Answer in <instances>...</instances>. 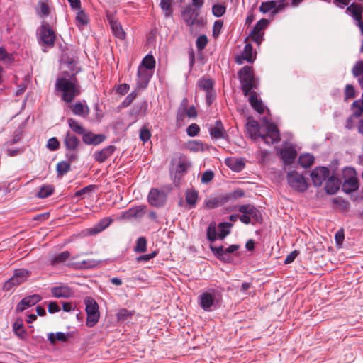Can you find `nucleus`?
Returning <instances> with one entry per match:
<instances>
[{
    "label": "nucleus",
    "instance_id": "f257e3e1",
    "mask_svg": "<svg viewBox=\"0 0 363 363\" xmlns=\"http://www.w3.org/2000/svg\"><path fill=\"white\" fill-rule=\"evenodd\" d=\"M67 70L63 72L55 82V90L61 93L62 99L66 103H70L79 95L80 85L75 75L80 71L77 62L73 59L66 63Z\"/></svg>",
    "mask_w": 363,
    "mask_h": 363
},
{
    "label": "nucleus",
    "instance_id": "f03ea898",
    "mask_svg": "<svg viewBox=\"0 0 363 363\" xmlns=\"http://www.w3.org/2000/svg\"><path fill=\"white\" fill-rule=\"evenodd\" d=\"M246 128L253 140L260 138L267 145L274 144L280 139L279 131L274 124L267 123L260 126L257 121L250 120L246 124Z\"/></svg>",
    "mask_w": 363,
    "mask_h": 363
},
{
    "label": "nucleus",
    "instance_id": "7ed1b4c3",
    "mask_svg": "<svg viewBox=\"0 0 363 363\" xmlns=\"http://www.w3.org/2000/svg\"><path fill=\"white\" fill-rule=\"evenodd\" d=\"M220 296L218 290L208 289L199 296V305L203 310L210 311L212 308H216L218 306Z\"/></svg>",
    "mask_w": 363,
    "mask_h": 363
},
{
    "label": "nucleus",
    "instance_id": "20e7f679",
    "mask_svg": "<svg viewBox=\"0 0 363 363\" xmlns=\"http://www.w3.org/2000/svg\"><path fill=\"white\" fill-rule=\"evenodd\" d=\"M238 77L242 85V91L245 96L253 88H256L255 81L253 77L252 69L251 67L245 66L238 72Z\"/></svg>",
    "mask_w": 363,
    "mask_h": 363
},
{
    "label": "nucleus",
    "instance_id": "39448f33",
    "mask_svg": "<svg viewBox=\"0 0 363 363\" xmlns=\"http://www.w3.org/2000/svg\"><path fill=\"white\" fill-rule=\"evenodd\" d=\"M342 177L344 179L342 189L350 193L358 189V180L357 173L352 167H345L342 171Z\"/></svg>",
    "mask_w": 363,
    "mask_h": 363
},
{
    "label": "nucleus",
    "instance_id": "423d86ee",
    "mask_svg": "<svg viewBox=\"0 0 363 363\" xmlns=\"http://www.w3.org/2000/svg\"><path fill=\"white\" fill-rule=\"evenodd\" d=\"M84 304L87 314L86 325L93 327L97 323L100 316L98 304L94 299L90 297L85 298Z\"/></svg>",
    "mask_w": 363,
    "mask_h": 363
},
{
    "label": "nucleus",
    "instance_id": "0eeeda50",
    "mask_svg": "<svg viewBox=\"0 0 363 363\" xmlns=\"http://www.w3.org/2000/svg\"><path fill=\"white\" fill-rule=\"evenodd\" d=\"M30 274V272L25 269H18L15 270L13 277L4 283L3 289L4 291H10L13 286H18L25 282Z\"/></svg>",
    "mask_w": 363,
    "mask_h": 363
},
{
    "label": "nucleus",
    "instance_id": "6e6552de",
    "mask_svg": "<svg viewBox=\"0 0 363 363\" xmlns=\"http://www.w3.org/2000/svg\"><path fill=\"white\" fill-rule=\"evenodd\" d=\"M287 182L289 185L295 191L303 192L308 189V183L302 174L297 172L292 171L287 174Z\"/></svg>",
    "mask_w": 363,
    "mask_h": 363
},
{
    "label": "nucleus",
    "instance_id": "1a4fd4ad",
    "mask_svg": "<svg viewBox=\"0 0 363 363\" xmlns=\"http://www.w3.org/2000/svg\"><path fill=\"white\" fill-rule=\"evenodd\" d=\"M39 36L43 45L48 47H52L55 41V34L50 26L47 23H43L39 29Z\"/></svg>",
    "mask_w": 363,
    "mask_h": 363
},
{
    "label": "nucleus",
    "instance_id": "9d476101",
    "mask_svg": "<svg viewBox=\"0 0 363 363\" xmlns=\"http://www.w3.org/2000/svg\"><path fill=\"white\" fill-rule=\"evenodd\" d=\"M239 249V245H232L228 247H224L223 246L213 247L211 246V250L216 257L224 262L230 261V254L235 252Z\"/></svg>",
    "mask_w": 363,
    "mask_h": 363
},
{
    "label": "nucleus",
    "instance_id": "9b49d317",
    "mask_svg": "<svg viewBox=\"0 0 363 363\" xmlns=\"http://www.w3.org/2000/svg\"><path fill=\"white\" fill-rule=\"evenodd\" d=\"M330 170L328 168L325 167H318L315 168L311 174V177L313 184L315 186H320L322 185L328 178L329 179Z\"/></svg>",
    "mask_w": 363,
    "mask_h": 363
},
{
    "label": "nucleus",
    "instance_id": "f8f14e48",
    "mask_svg": "<svg viewBox=\"0 0 363 363\" xmlns=\"http://www.w3.org/2000/svg\"><path fill=\"white\" fill-rule=\"evenodd\" d=\"M182 18L188 26H193L199 23V13L192 6L188 5L184 7L181 13Z\"/></svg>",
    "mask_w": 363,
    "mask_h": 363
},
{
    "label": "nucleus",
    "instance_id": "ddd939ff",
    "mask_svg": "<svg viewBox=\"0 0 363 363\" xmlns=\"http://www.w3.org/2000/svg\"><path fill=\"white\" fill-rule=\"evenodd\" d=\"M208 132L213 140L225 139L228 134L220 120H218L213 124L208 126Z\"/></svg>",
    "mask_w": 363,
    "mask_h": 363
},
{
    "label": "nucleus",
    "instance_id": "4468645a",
    "mask_svg": "<svg viewBox=\"0 0 363 363\" xmlns=\"http://www.w3.org/2000/svg\"><path fill=\"white\" fill-rule=\"evenodd\" d=\"M166 200L167 196L165 193L157 189H152L148 194V202L152 206H162Z\"/></svg>",
    "mask_w": 363,
    "mask_h": 363
},
{
    "label": "nucleus",
    "instance_id": "2eb2a0df",
    "mask_svg": "<svg viewBox=\"0 0 363 363\" xmlns=\"http://www.w3.org/2000/svg\"><path fill=\"white\" fill-rule=\"evenodd\" d=\"M152 71L144 67H138L137 74V89H145L152 77Z\"/></svg>",
    "mask_w": 363,
    "mask_h": 363
},
{
    "label": "nucleus",
    "instance_id": "dca6fc26",
    "mask_svg": "<svg viewBox=\"0 0 363 363\" xmlns=\"http://www.w3.org/2000/svg\"><path fill=\"white\" fill-rule=\"evenodd\" d=\"M363 6L358 4H352L347 9V12L354 18L357 21V26H359L361 33L363 35V22L362 21V13Z\"/></svg>",
    "mask_w": 363,
    "mask_h": 363
},
{
    "label": "nucleus",
    "instance_id": "f3484780",
    "mask_svg": "<svg viewBox=\"0 0 363 363\" xmlns=\"http://www.w3.org/2000/svg\"><path fill=\"white\" fill-rule=\"evenodd\" d=\"M228 201V197L220 195L216 196L208 197L204 200L203 205L207 209H213L222 206Z\"/></svg>",
    "mask_w": 363,
    "mask_h": 363
},
{
    "label": "nucleus",
    "instance_id": "a211bd4d",
    "mask_svg": "<svg viewBox=\"0 0 363 363\" xmlns=\"http://www.w3.org/2000/svg\"><path fill=\"white\" fill-rule=\"evenodd\" d=\"M256 57V52H253V48L251 44L247 43L245 45L243 51L240 55L236 57V62L242 65L244 61L247 62H252Z\"/></svg>",
    "mask_w": 363,
    "mask_h": 363
},
{
    "label": "nucleus",
    "instance_id": "6ab92c4d",
    "mask_svg": "<svg viewBox=\"0 0 363 363\" xmlns=\"http://www.w3.org/2000/svg\"><path fill=\"white\" fill-rule=\"evenodd\" d=\"M41 297L38 294H33L23 298L17 305L16 310L22 312L25 309L31 307L38 303Z\"/></svg>",
    "mask_w": 363,
    "mask_h": 363
},
{
    "label": "nucleus",
    "instance_id": "aec40b11",
    "mask_svg": "<svg viewBox=\"0 0 363 363\" xmlns=\"http://www.w3.org/2000/svg\"><path fill=\"white\" fill-rule=\"evenodd\" d=\"M115 150V146L108 145L100 151L95 152L93 157L96 161L99 163H102L105 162L108 158H109L113 154Z\"/></svg>",
    "mask_w": 363,
    "mask_h": 363
},
{
    "label": "nucleus",
    "instance_id": "412c9836",
    "mask_svg": "<svg viewBox=\"0 0 363 363\" xmlns=\"http://www.w3.org/2000/svg\"><path fill=\"white\" fill-rule=\"evenodd\" d=\"M238 211L243 214L250 216V218H252L257 222L261 220L262 216L260 212L252 205L246 204L240 206Z\"/></svg>",
    "mask_w": 363,
    "mask_h": 363
},
{
    "label": "nucleus",
    "instance_id": "4be33fe9",
    "mask_svg": "<svg viewBox=\"0 0 363 363\" xmlns=\"http://www.w3.org/2000/svg\"><path fill=\"white\" fill-rule=\"evenodd\" d=\"M106 137L101 134H94L91 132L84 131L82 134L83 142L87 145H99L104 142Z\"/></svg>",
    "mask_w": 363,
    "mask_h": 363
},
{
    "label": "nucleus",
    "instance_id": "5701e85b",
    "mask_svg": "<svg viewBox=\"0 0 363 363\" xmlns=\"http://www.w3.org/2000/svg\"><path fill=\"white\" fill-rule=\"evenodd\" d=\"M51 294L55 298H69L73 296V291L67 286L61 285L51 289Z\"/></svg>",
    "mask_w": 363,
    "mask_h": 363
},
{
    "label": "nucleus",
    "instance_id": "b1692460",
    "mask_svg": "<svg viewBox=\"0 0 363 363\" xmlns=\"http://www.w3.org/2000/svg\"><path fill=\"white\" fill-rule=\"evenodd\" d=\"M279 155L285 164H290L294 162L297 153L294 147H285L280 150Z\"/></svg>",
    "mask_w": 363,
    "mask_h": 363
},
{
    "label": "nucleus",
    "instance_id": "393cba45",
    "mask_svg": "<svg viewBox=\"0 0 363 363\" xmlns=\"http://www.w3.org/2000/svg\"><path fill=\"white\" fill-rule=\"evenodd\" d=\"M200 89L206 92L207 102L211 103V98L213 96V82L210 79H201L198 82Z\"/></svg>",
    "mask_w": 363,
    "mask_h": 363
},
{
    "label": "nucleus",
    "instance_id": "a878e982",
    "mask_svg": "<svg viewBox=\"0 0 363 363\" xmlns=\"http://www.w3.org/2000/svg\"><path fill=\"white\" fill-rule=\"evenodd\" d=\"M77 257H72V259H74ZM69 259H71L70 252L68 251H64L59 254L51 256L49 259V262L52 266H57L61 264H64Z\"/></svg>",
    "mask_w": 363,
    "mask_h": 363
},
{
    "label": "nucleus",
    "instance_id": "bb28decb",
    "mask_svg": "<svg viewBox=\"0 0 363 363\" xmlns=\"http://www.w3.org/2000/svg\"><path fill=\"white\" fill-rule=\"evenodd\" d=\"M145 213V206H138L135 208H132L125 211L122 214V218L130 219V218H138L143 216Z\"/></svg>",
    "mask_w": 363,
    "mask_h": 363
},
{
    "label": "nucleus",
    "instance_id": "cd10ccee",
    "mask_svg": "<svg viewBox=\"0 0 363 363\" xmlns=\"http://www.w3.org/2000/svg\"><path fill=\"white\" fill-rule=\"evenodd\" d=\"M66 150H77L80 145V140L72 133L67 132L64 138Z\"/></svg>",
    "mask_w": 363,
    "mask_h": 363
},
{
    "label": "nucleus",
    "instance_id": "c85d7f7f",
    "mask_svg": "<svg viewBox=\"0 0 363 363\" xmlns=\"http://www.w3.org/2000/svg\"><path fill=\"white\" fill-rule=\"evenodd\" d=\"M247 96H249V102L252 107L259 113H264V106L262 101L258 99L257 93L250 90Z\"/></svg>",
    "mask_w": 363,
    "mask_h": 363
},
{
    "label": "nucleus",
    "instance_id": "c756f323",
    "mask_svg": "<svg viewBox=\"0 0 363 363\" xmlns=\"http://www.w3.org/2000/svg\"><path fill=\"white\" fill-rule=\"evenodd\" d=\"M72 337V335L69 333L57 332L55 334L50 333L48 335V340L52 345H55L56 341L65 342Z\"/></svg>",
    "mask_w": 363,
    "mask_h": 363
},
{
    "label": "nucleus",
    "instance_id": "7c9ffc66",
    "mask_svg": "<svg viewBox=\"0 0 363 363\" xmlns=\"http://www.w3.org/2000/svg\"><path fill=\"white\" fill-rule=\"evenodd\" d=\"M187 150L193 152H203L206 149V145L199 140H189L185 144Z\"/></svg>",
    "mask_w": 363,
    "mask_h": 363
},
{
    "label": "nucleus",
    "instance_id": "2f4dec72",
    "mask_svg": "<svg viewBox=\"0 0 363 363\" xmlns=\"http://www.w3.org/2000/svg\"><path fill=\"white\" fill-rule=\"evenodd\" d=\"M112 222L110 218H104L101 219L94 228L89 230L91 235L97 234L106 229Z\"/></svg>",
    "mask_w": 363,
    "mask_h": 363
},
{
    "label": "nucleus",
    "instance_id": "473e14b6",
    "mask_svg": "<svg viewBox=\"0 0 363 363\" xmlns=\"http://www.w3.org/2000/svg\"><path fill=\"white\" fill-rule=\"evenodd\" d=\"M186 203L190 208H194L199 199V193L195 189H188L185 194Z\"/></svg>",
    "mask_w": 363,
    "mask_h": 363
},
{
    "label": "nucleus",
    "instance_id": "72a5a7b5",
    "mask_svg": "<svg viewBox=\"0 0 363 363\" xmlns=\"http://www.w3.org/2000/svg\"><path fill=\"white\" fill-rule=\"evenodd\" d=\"M101 261L94 259L84 260L79 263L68 264L69 266H74L75 268L78 269H89L94 268L99 265Z\"/></svg>",
    "mask_w": 363,
    "mask_h": 363
},
{
    "label": "nucleus",
    "instance_id": "f704fd0d",
    "mask_svg": "<svg viewBox=\"0 0 363 363\" xmlns=\"http://www.w3.org/2000/svg\"><path fill=\"white\" fill-rule=\"evenodd\" d=\"M227 165L235 172H240L245 167V162L242 159L230 158L226 160Z\"/></svg>",
    "mask_w": 363,
    "mask_h": 363
},
{
    "label": "nucleus",
    "instance_id": "c9c22d12",
    "mask_svg": "<svg viewBox=\"0 0 363 363\" xmlns=\"http://www.w3.org/2000/svg\"><path fill=\"white\" fill-rule=\"evenodd\" d=\"M340 189L339 181L333 177H330L326 182L325 190L329 194H335Z\"/></svg>",
    "mask_w": 363,
    "mask_h": 363
},
{
    "label": "nucleus",
    "instance_id": "e433bc0d",
    "mask_svg": "<svg viewBox=\"0 0 363 363\" xmlns=\"http://www.w3.org/2000/svg\"><path fill=\"white\" fill-rule=\"evenodd\" d=\"M72 110L74 115H77V116H82L84 118L87 116L89 114V109L88 106L86 105H84L81 102L76 103L72 106Z\"/></svg>",
    "mask_w": 363,
    "mask_h": 363
},
{
    "label": "nucleus",
    "instance_id": "4c0bfd02",
    "mask_svg": "<svg viewBox=\"0 0 363 363\" xmlns=\"http://www.w3.org/2000/svg\"><path fill=\"white\" fill-rule=\"evenodd\" d=\"M110 23L114 35L120 39L125 38V33L122 28V26L120 24V23L115 21H111Z\"/></svg>",
    "mask_w": 363,
    "mask_h": 363
},
{
    "label": "nucleus",
    "instance_id": "58836bf2",
    "mask_svg": "<svg viewBox=\"0 0 363 363\" xmlns=\"http://www.w3.org/2000/svg\"><path fill=\"white\" fill-rule=\"evenodd\" d=\"M276 6H277L276 1H264L261 4V5L259 6V11L263 13H267L269 11H272V13L274 15V11L275 10Z\"/></svg>",
    "mask_w": 363,
    "mask_h": 363
},
{
    "label": "nucleus",
    "instance_id": "ea45409f",
    "mask_svg": "<svg viewBox=\"0 0 363 363\" xmlns=\"http://www.w3.org/2000/svg\"><path fill=\"white\" fill-rule=\"evenodd\" d=\"M314 162V157L311 154L301 155L298 158L300 165L304 168L310 167Z\"/></svg>",
    "mask_w": 363,
    "mask_h": 363
},
{
    "label": "nucleus",
    "instance_id": "a19ab883",
    "mask_svg": "<svg viewBox=\"0 0 363 363\" xmlns=\"http://www.w3.org/2000/svg\"><path fill=\"white\" fill-rule=\"evenodd\" d=\"M160 7L164 11L165 18H169L172 16V0H161Z\"/></svg>",
    "mask_w": 363,
    "mask_h": 363
},
{
    "label": "nucleus",
    "instance_id": "79ce46f5",
    "mask_svg": "<svg viewBox=\"0 0 363 363\" xmlns=\"http://www.w3.org/2000/svg\"><path fill=\"white\" fill-rule=\"evenodd\" d=\"M232 224L230 223H220L218 224L219 228V235L218 237L220 240H223L230 232V228L232 227Z\"/></svg>",
    "mask_w": 363,
    "mask_h": 363
},
{
    "label": "nucleus",
    "instance_id": "37998d69",
    "mask_svg": "<svg viewBox=\"0 0 363 363\" xmlns=\"http://www.w3.org/2000/svg\"><path fill=\"white\" fill-rule=\"evenodd\" d=\"M50 10L49 5L45 1H40L36 9L37 13L42 18L48 16L50 14Z\"/></svg>",
    "mask_w": 363,
    "mask_h": 363
},
{
    "label": "nucleus",
    "instance_id": "c03bdc74",
    "mask_svg": "<svg viewBox=\"0 0 363 363\" xmlns=\"http://www.w3.org/2000/svg\"><path fill=\"white\" fill-rule=\"evenodd\" d=\"M155 60L152 55H147L143 60L141 65L139 67H144L147 70L151 71L155 68Z\"/></svg>",
    "mask_w": 363,
    "mask_h": 363
},
{
    "label": "nucleus",
    "instance_id": "a18cd8bd",
    "mask_svg": "<svg viewBox=\"0 0 363 363\" xmlns=\"http://www.w3.org/2000/svg\"><path fill=\"white\" fill-rule=\"evenodd\" d=\"M147 250V240L144 237H140L137 240L136 245L134 247L135 252H144Z\"/></svg>",
    "mask_w": 363,
    "mask_h": 363
},
{
    "label": "nucleus",
    "instance_id": "49530a36",
    "mask_svg": "<svg viewBox=\"0 0 363 363\" xmlns=\"http://www.w3.org/2000/svg\"><path fill=\"white\" fill-rule=\"evenodd\" d=\"M69 127L72 130L79 135H82L85 131L84 129L78 123L77 121L73 118H69L67 120Z\"/></svg>",
    "mask_w": 363,
    "mask_h": 363
},
{
    "label": "nucleus",
    "instance_id": "de8ad7c7",
    "mask_svg": "<svg viewBox=\"0 0 363 363\" xmlns=\"http://www.w3.org/2000/svg\"><path fill=\"white\" fill-rule=\"evenodd\" d=\"M54 191V189L50 185H44L43 186L40 191L38 193V196L39 198H46L50 196Z\"/></svg>",
    "mask_w": 363,
    "mask_h": 363
},
{
    "label": "nucleus",
    "instance_id": "09e8293b",
    "mask_svg": "<svg viewBox=\"0 0 363 363\" xmlns=\"http://www.w3.org/2000/svg\"><path fill=\"white\" fill-rule=\"evenodd\" d=\"M76 21L79 26H84L88 23L89 18H88L87 15L85 13V12L84 11L79 10L77 12V14L76 16Z\"/></svg>",
    "mask_w": 363,
    "mask_h": 363
},
{
    "label": "nucleus",
    "instance_id": "8fccbe9b",
    "mask_svg": "<svg viewBox=\"0 0 363 363\" xmlns=\"http://www.w3.org/2000/svg\"><path fill=\"white\" fill-rule=\"evenodd\" d=\"M70 170V164L68 162L62 161L57 164V171L59 174L64 175Z\"/></svg>",
    "mask_w": 363,
    "mask_h": 363
},
{
    "label": "nucleus",
    "instance_id": "3c124183",
    "mask_svg": "<svg viewBox=\"0 0 363 363\" xmlns=\"http://www.w3.org/2000/svg\"><path fill=\"white\" fill-rule=\"evenodd\" d=\"M268 23L269 22L267 19L263 18L259 20L254 27L252 32L264 34V30L267 26Z\"/></svg>",
    "mask_w": 363,
    "mask_h": 363
},
{
    "label": "nucleus",
    "instance_id": "603ef678",
    "mask_svg": "<svg viewBox=\"0 0 363 363\" xmlns=\"http://www.w3.org/2000/svg\"><path fill=\"white\" fill-rule=\"evenodd\" d=\"M207 238L208 239L213 242L217 238V232L216 228V223H211L207 229Z\"/></svg>",
    "mask_w": 363,
    "mask_h": 363
},
{
    "label": "nucleus",
    "instance_id": "864d4df0",
    "mask_svg": "<svg viewBox=\"0 0 363 363\" xmlns=\"http://www.w3.org/2000/svg\"><path fill=\"white\" fill-rule=\"evenodd\" d=\"M225 11V6L220 4H214L212 7V13L216 17L222 16Z\"/></svg>",
    "mask_w": 363,
    "mask_h": 363
},
{
    "label": "nucleus",
    "instance_id": "5fc2aeb1",
    "mask_svg": "<svg viewBox=\"0 0 363 363\" xmlns=\"http://www.w3.org/2000/svg\"><path fill=\"white\" fill-rule=\"evenodd\" d=\"M208 38L206 37V35H201L200 36H199L196 39V48H197V50L199 51H201L203 50L207 43H208Z\"/></svg>",
    "mask_w": 363,
    "mask_h": 363
},
{
    "label": "nucleus",
    "instance_id": "6e6d98bb",
    "mask_svg": "<svg viewBox=\"0 0 363 363\" xmlns=\"http://www.w3.org/2000/svg\"><path fill=\"white\" fill-rule=\"evenodd\" d=\"M139 137H140V139L143 143H146L150 139L151 133L147 126L144 125L143 127L141 128V129L140 130Z\"/></svg>",
    "mask_w": 363,
    "mask_h": 363
},
{
    "label": "nucleus",
    "instance_id": "4d7b16f0",
    "mask_svg": "<svg viewBox=\"0 0 363 363\" xmlns=\"http://www.w3.org/2000/svg\"><path fill=\"white\" fill-rule=\"evenodd\" d=\"M199 132L200 128L196 123H191L186 129V133L189 137L196 136Z\"/></svg>",
    "mask_w": 363,
    "mask_h": 363
},
{
    "label": "nucleus",
    "instance_id": "13d9d810",
    "mask_svg": "<svg viewBox=\"0 0 363 363\" xmlns=\"http://www.w3.org/2000/svg\"><path fill=\"white\" fill-rule=\"evenodd\" d=\"M46 146L50 150L55 151L60 147V142L55 137H53L48 140Z\"/></svg>",
    "mask_w": 363,
    "mask_h": 363
},
{
    "label": "nucleus",
    "instance_id": "bf43d9fd",
    "mask_svg": "<svg viewBox=\"0 0 363 363\" xmlns=\"http://www.w3.org/2000/svg\"><path fill=\"white\" fill-rule=\"evenodd\" d=\"M352 107L356 110L354 111V116L359 117L363 111V101H355L352 104Z\"/></svg>",
    "mask_w": 363,
    "mask_h": 363
},
{
    "label": "nucleus",
    "instance_id": "052dcab7",
    "mask_svg": "<svg viewBox=\"0 0 363 363\" xmlns=\"http://www.w3.org/2000/svg\"><path fill=\"white\" fill-rule=\"evenodd\" d=\"M223 22L220 20L216 21L213 27V35L215 38H218L222 30Z\"/></svg>",
    "mask_w": 363,
    "mask_h": 363
},
{
    "label": "nucleus",
    "instance_id": "680f3d73",
    "mask_svg": "<svg viewBox=\"0 0 363 363\" xmlns=\"http://www.w3.org/2000/svg\"><path fill=\"white\" fill-rule=\"evenodd\" d=\"M214 177V174L211 170H207L204 172L201 176V183L208 184L210 182Z\"/></svg>",
    "mask_w": 363,
    "mask_h": 363
},
{
    "label": "nucleus",
    "instance_id": "e2e57ef3",
    "mask_svg": "<svg viewBox=\"0 0 363 363\" xmlns=\"http://www.w3.org/2000/svg\"><path fill=\"white\" fill-rule=\"evenodd\" d=\"M0 60L6 62H10L13 60L11 55L9 54L3 48H0Z\"/></svg>",
    "mask_w": 363,
    "mask_h": 363
},
{
    "label": "nucleus",
    "instance_id": "0e129e2a",
    "mask_svg": "<svg viewBox=\"0 0 363 363\" xmlns=\"http://www.w3.org/2000/svg\"><path fill=\"white\" fill-rule=\"evenodd\" d=\"M354 76L357 77L363 74V61L357 62L352 69Z\"/></svg>",
    "mask_w": 363,
    "mask_h": 363
},
{
    "label": "nucleus",
    "instance_id": "69168bd1",
    "mask_svg": "<svg viewBox=\"0 0 363 363\" xmlns=\"http://www.w3.org/2000/svg\"><path fill=\"white\" fill-rule=\"evenodd\" d=\"M263 33H257L255 32H251L249 38L253 42H255L257 45H259L263 40Z\"/></svg>",
    "mask_w": 363,
    "mask_h": 363
},
{
    "label": "nucleus",
    "instance_id": "338daca9",
    "mask_svg": "<svg viewBox=\"0 0 363 363\" xmlns=\"http://www.w3.org/2000/svg\"><path fill=\"white\" fill-rule=\"evenodd\" d=\"M65 156L68 160V162H74L75 160H77V159L78 157L77 150H67Z\"/></svg>",
    "mask_w": 363,
    "mask_h": 363
},
{
    "label": "nucleus",
    "instance_id": "774afa93",
    "mask_svg": "<svg viewBox=\"0 0 363 363\" xmlns=\"http://www.w3.org/2000/svg\"><path fill=\"white\" fill-rule=\"evenodd\" d=\"M13 330L18 336H19L21 338L23 337L25 333H24L23 328V325L21 323H18V322H16L13 324Z\"/></svg>",
    "mask_w": 363,
    "mask_h": 363
}]
</instances>
